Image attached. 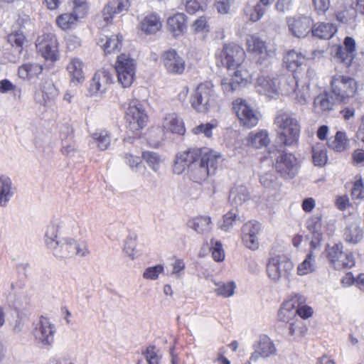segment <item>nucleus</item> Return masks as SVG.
Listing matches in <instances>:
<instances>
[{
    "label": "nucleus",
    "mask_w": 364,
    "mask_h": 364,
    "mask_svg": "<svg viewBox=\"0 0 364 364\" xmlns=\"http://www.w3.org/2000/svg\"><path fill=\"white\" fill-rule=\"evenodd\" d=\"M77 222L70 216L54 217L46 226L44 242L52 254L59 259L85 257L89 253L87 244L71 237L78 230Z\"/></svg>",
    "instance_id": "nucleus-1"
},
{
    "label": "nucleus",
    "mask_w": 364,
    "mask_h": 364,
    "mask_svg": "<svg viewBox=\"0 0 364 364\" xmlns=\"http://www.w3.org/2000/svg\"><path fill=\"white\" fill-rule=\"evenodd\" d=\"M274 123L278 128L279 145L270 148V157L275 159H291L294 156L287 149L297 144L300 133V123L295 113L280 110L278 112Z\"/></svg>",
    "instance_id": "nucleus-2"
},
{
    "label": "nucleus",
    "mask_w": 364,
    "mask_h": 364,
    "mask_svg": "<svg viewBox=\"0 0 364 364\" xmlns=\"http://www.w3.org/2000/svg\"><path fill=\"white\" fill-rule=\"evenodd\" d=\"M215 95L211 82H204L198 85L191 97V106L198 112L205 113L213 106Z\"/></svg>",
    "instance_id": "nucleus-3"
},
{
    "label": "nucleus",
    "mask_w": 364,
    "mask_h": 364,
    "mask_svg": "<svg viewBox=\"0 0 364 364\" xmlns=\"http://www.w3.org/2000/svg\"><path fill=\"white\" fill-rule=\"evenodd\" d=\"M293 269V262L282 257L269 259L266 267L269 279L274 283H278L282 280L289 281Z\"/></svg>",
    "instance_id": "nucleus-4"
},
{
    "label": "nucleus",
    "mask_w": 364,
    "mask_h": 364,
    "mask_svg": "<svg viewBox=\"0 0 364 364\" xmlns=\"http://www.w3.org/2000/svg\"><path fill=\"white\" fill-rule=\"evenodd\" d=\"M32 333L36 342L42 348H49L54 343L55 324L46 316H41L33 323Z\"/></svg>",
    "instance_id": "nucleus-5"
},
{
    "label": "nucleus",
    "mask_w": 364,
    "mask_h": 364,
    "mask_svg": "<svg viewBox=\"0 0 364 364\" xmlns=\"http://www.w3.org/2000/svg\"><path fill=\"white\" fill-rule=\"evenodd\" d=\"M117 81L123 87H129L133 83L136 73V63L128 54H121L115 63Z\"/></svg>",
    "instance_id": "nucleus-6"
},
{
    "label": "nucleus",
    "mask_w": 364,
    "mask_h": 364,
    "mask_svg": "<svg viewBox=\"0 0 364 364\" xmlns=\"http://www.w3.org/2000/svg\"><path fill=\"white\" fill-rule=\"evenodd\" d=\"M331 92L340 102L354 96L357 84L352 77L344 75L333 76L331 81Z\"/></svg>",
    "instance_id": "nucleus-7"
},
{
    "label": "nucleus",
    "mask_w": 364,
    "mask_h": 364,
    "mask_svg": "<svg viewBox=\"0 0 364 364\" xmlns=\"http://www.w3.org/2000/svg\"><path fill=\"white\" fill-rule=\"evenodd\" d=\"M125 119L129 132H138L143 129L148 121V116L142 105L136 100H132L127 109Z\"/></svg>",
    "instance_id": "nucleus-8"
},
{
    "label": "nucleus",
    "mask_w": 364,
    "mask_h": 364,
    "mask_svg": "<svg viewBox=\"0 0 364 364\" xmlns=\"http://www.w3.org/2000/svg\"><path fill=\"white\" fill-rule=\"evenodd\" d=\"M217 56L220 59L222 65L229 69L242 70L241 64L245 60V53L240 46L230 43L225 44Z\"/></svg>",
    "instance_id": "nucleus-9"
},
{
    "label": "nucleus",
    "mask_w": 364,
    "mask_h": 364,
    "mask_svg": "<svg viewBox=\"0 0 364 364\" xmlns=\"http://www.w3.org/2000/svg\"><path fill=\"white\" fill-rule=\"evenodd\" d=\"M233 109L240 124L247 128L256 126L260 119V113L250 105L246 100L237 98L233 102Z\"/></svg>",
    "instance_id": "nucleus-10"
},
{
    "label": "nucleus",
    "mask_w": 364,
    "mask_h": 364,
    "mask_svg": "<svg viewBox=\"0 0 364 364\" xmlns=\"http://www.w3.org/2000/svg\"><path fill=\"white\" fill-rule=\"evenodd\" d=\"M343 245L341 242L335 244L328 250V257L336 269L340 270L351 268L355 264V259L351 252L343 251Z\"/></svg>",
    "instance_id": "nucleus-11"
},
{
    "label": "nucleus",
    "mask_w": 364,
    "mask_h": 364,
    "mask_svg": "<svg viewBox=\"0 0 364 364\" xmlns=\"http://www.w3.org/2000/svg\"><path fill=\"white\" fill-rule=\"evenodd\" d=\"M36 49L46 60L55 61L58 58V41L52 33L43 34L36 40Z\"/></svg>",
    "instance_id": "nucleus-12"
},
{
    "label": "nucleus",
    "mask_w": 364,
    "mask_h": 364,
    "mask_svg": "<svg viewBox=\"0 0 364 364\" xmlns=\"http://www.w3.org/2000/svg\"><path fill=\"white\" fill-rule=\"evenodd\" d=\"M218 161H191L188 164L190 177L196 183L205 181L209 175H213Z\"/></svg>",
    "instance_id": "nucleus-13"
},
{
    "label": "nucleus",
    "mask_w": 364,
    "mask_h": 364,
    "mask_svg": "<svg viewBox=\"0 0 364 364\" xmlns=\"http://www.w3.org/2000/svg\"><path fill=\"white\" fill-rule=\"evenodd\" d=\"M287 22L289 32L296 38H305L312 31L313 20L309 16H291L287 18Z\"/></svg>",
    "instance_id": "nucleus-14"
},
{
    "label": "nucleus",
    "mask_w": 364,
    "mask_h": 364,
    "mask_svg": "<svg viewBox=\"0 0 364 364\" xmlns=\"http://www.w3.org/2000/svg\"><path fill=\"white\" fill-rule=\"evenodd\" d=\"M246 46L247 51L252 54L259 63L274 55L273 50H267L266 43L256 35L247 36Z\"/></svg>",
    "instance_id": "nucleus-15"
},
{
    "label": "nucleus",
    "mask_w": 364,
    "mask_h": 364,
    "mask_svg": "<svg viewBox=\"0 0 364 364\" xmlns=\"http://www.w3.org/2000/svg\"><path fill=\"white\" fill-rule=\"evenodd\" d=\"M161 60L166 72L169 74L181 75L185 70L184 59L173 49L164 52Z\"/></svg>",
    "instance_id": "nucleus-16"
},
{
    "label": "nucleus",
    "mask_w": 364,
    "mask_h": 364,
    "mask_svg": "<svg viewBox=\"0 0 364 364\" xmlns=\"http://www.w3.org/2000/svg\"><path fill=\"white\" fill-rule=\"evenodd\" d=\"M280 84L281 82L277 77L260 75L257 80L255 89L259 94L272 98L279 95Z\"/></svg>",
    "instance_id": "nucleus-17"
},
{
    "label": "nucleus",
    "mask_w": 364,
    "mask_h": 364,
    "mask_svg": "<svg viewBox=\"0 0 364 364\" xmlns=\"http://www.w3.org/2000/svg\"><path fill=\"white\" fill-rule=\"evenodd\" d=\"M295 301L299 304H304L305 298L300 294H294L291 296L290 299L284 301L277 314V318L279 321L288 323L297 318Z\"/></svg>",
    "instance_id": "nucleus-18"
},
{
    "label": "nucleus",
    "mask_w": 364,
    "mask_h": 364,
    "mask_svg": "<svg viewBox=\"0 0 364 364\" xmlns=\"http://www.w3.org/2000/svg\"><path fill=\"white\" fill-rule=\"evenodd\" d=\"M261 225L257 221H249L242 228V240L245 246L252 250L258 249L259 243L258 235Z\"/></svg>",
    "instance_id": "nucleus-19"
},
{
    "label": "nucleus",
    "mask_w": 364,
    "mask_h": 364,
    "mask_svg": "<svg viewBox=\"0 0 364 364\" xmlns=\"http://www.w3.org/2000/svg\"><path fill=\"white\" fill-rule=\"evenodd\" d=\"M220 157L222 155L220 152L208 147H191L176 155V159H217Z\"/></svg>",
    "instance_id": "nucleus-20"
},
{
    "label": "nucleus",
    "mask_w": 364,
    "mask_h": 364,
    "mask_svg": "<svg viewBox=\"0 0 364 364\" xmlns=\"http://www.w3.org/2000/svg\"><path fill=\"white\" fill-rule=\"evenodd\" d=\"M253 347L254 352L250 358V361L256 362L259 357L266 358L277 353V348L274 342L267 336H261Z\"/></svg>",
    "instance_id": "nucleus-21"
},
{
    "label": "nucleus",
    "mask_w": 364,
    "mask_h": 364,
    "mask_svg": "<svg viewBox=\"0 0 364 364\" xmlns=\"http://www.w3.org/2000/svg\"><path fill=\"white\" fill-rule=\"evenodd\" d=\"M58 95V90L50 81H46L41 85V90L36 92L35 100L44 107L51 106Z\"/></svg>",
    "instance_id": "nucleus-22"
},
{
    "label": "nucleus",
    "mask_w": 364,
    "mask_h": 364,
    "mask_svg": "<svg viewBox=\"0 0 364 364\" xmlns=\"http://www.w3.org/2000/svg\"><path fill=\"white\" fill-rule=\"evenodd\" d=\"M250 79V74L248 71L236 70L234 75L231 77H225L221 80L220 85L224 93L228 94L237 90L242 82H248Z\"/></svg>",
    "instance_id": "nucleus-23"
},
{
    "label": "nucleus",
    "mask_w": 364,
    "mask_h": 364,
    "mask_svg": "<svg viewBox=\"0 0 364 364\" xmlns=\"http://www.w3.org/2000/svg\"><path fill=\"white\" fill-rule=\"evenodd\" d=\"M343 240L350 245H357L362 242L364 232L357 219L348 220L343 230Z\"/></svg>",
    "instance_id": "nucleus-24"
},
{
    "label": "nucleus",
    "mask_w": 364,
    "mask_h": 364,
    "mask_svg": "<svg viewBox=\"0 0 364 364\" xmlns=\"http://www.w3.org/2000/svg\"><path fill=\"white\" fill-rule=\"evenodd\" d=\"M130 6L129 0H112L109 1L102 10V18L109 23L117 14L126 11Z\"/></svg>",
    "instance_id": "nucleus-25"
},
{
    "label": "nucleus",
    "mask_w": 364,
    "mask_h": 364,
    "mask_svg": "<svg viewBox=\"0 0 364 364\" xmlns=\"http://www.w3.org/2000/svg\"><path fill=\"white\" fill-rule=\"evenodd\" d=\"M112 81V76L106 70H99L94 75L89 87L92 95L102 93L107 90V85Z\"/></svg>",
    "instance_id": "nucleus-26"
},
{
    "label": "nucleus",
    "mask_w": 364,
    "mask_h": 364,
    "mask_svg": "<svg viewBox=\"0 0 364 364\" xmlns=\"http://www.w3.org/2000/svg\"><path fill=\"white\" fill-rule=\"evenodd\" d=\"M161 124L164 131L173 134H183L186 131L182 119L176 113L166 114Z\"/></svg>",
    "instance_id": "nucleus-27"
},
{
    "label": "nucleus",
    "mask_w": 364,
    "mask_h": 364,
    "mask_svg": "<svg viewBox=\"0 0 364 364\" xmlns=\"http://www.w3.org/2000/svg\"><path fill=\"white\" fill-rule=\"evenodd\" d=\"M15 193V188L11 178L4 175H0V206L6 207Z\"/></svg>",
    "instance_id": "nucleus-28"
},
{
    "label": "nucleus",
    "mask_w": 364,
    "mask_h": 364,
    "mask_svg": "<svg viewBox=\"0 0 364 364\" xmlns=\"http://www.w3.org/2000/svg\"><path fill=\"white\" fill-rule=\"evenodd\" d=\"M111 143L109 133L105 129L97 130L92 133L89 140V146L92 148L97 147L103 151L107 149Z\"/></svg>",
    "instance_id": "nucleus-29"
},
{
    "label": "nucleus",
    "mask_w": 364,
    "mask_h": 364,
    "mask_svg": "<svg viewBox=\"0 0 364 364\" xmlns=\"http://www.w3.org/2000/svg\"><path fill=\"white\" fill-rule=\"evenodd\" d=\"M277 171L284 178H293L299 170L296 161H276L273 164Z\"/></svg>",
    "instance_id": "nucleus-30"
},
{
    "label": "nucleus",
    "mask_w": 364,
    "mask_h": 364,
    "mask_svg": "<svg viewBox=\"0 0 364 364\" xmlns=\"http://www.w3.org/2000/svg\"><path fill=\"white\" fill-rule=\"evenodd\" d=\"M187 225L198 234H205L211 230V218L209 216L198 215L188 220Z\"/></svg>",
    "instance_id": "nucleus-31"
},
{
    "label": "nucleus",
    "mask_w": 364,
    "mask_h": 364,
    "mask_svg": "<svg viewBox=\"0 0 364 364\" xmlns=\"http://www.w3.org/2000/svg\"><path fill=\"white\" fill-rule=\"evenodd\" d=\"M84 64L78 58H73L67 65V70L73 83H82L85 80Z\"/></svg>",
    "instance_id": "nucleus-32"
},
{
    "label": "nucleus",
    "mask_w": 364,
    "mask_h": 364,
    "mask_svg": "<svg viewBox=\"0 0 364 364\" xmlns=\"http://www.w3.org/2000/svg\"><path fill=\"white\" fill-rule=\"evenodd\" d=\"M336 102H340L336 100V96L332 92H323L314 99V105L318 111L326 112L333 109Z\"/></svg>",
    "instance_id": "nucleus-33"
},
{
    "label": "nucleus",
    "mask_w": 364,
    "mask_h": 364,
    "mask_svg": "<svg viewBox=\"0 0 364 364\" xmlns=\"http://www.w3.org/2000/svg\"><path fill=\"white\" fill-rule=\"evenodd\" d=\"M161 28V22L156 14L145 16L139 23V28L145 34L150 35L156 33Z\"/></svg>",
    "instance_id": "nucleus-34"
},
{
    "label": "nucleus",
    "mask_w": 364,
    "mask_h": 364,
    "mask_svg": "<svg viewBox=\"0 0 364 364\" xmlns=\"http://www.w3.org/2000/svg\"><path fill=\"white\" fill-rule=\"evenodd\" d=\"M186 17L183 14H176L169 17L167 21L169 31L174 36L183 34L186 29Z\"/></svg>",
    "instance_id": "nucleus-35"
},
{
    "label": "nucleus",
    "mask_w": 364,
    "mask_h": 364,
    "mask_svg": "<svg viewBox=\"0 0 364 364\" xmlns=\"http://www.w3.org/2000/svg\"><path fill=\"white\" fill-rule=\"evenodd\" d=\"M306 62V58L300 53L291 50L284 58V63L286 68L291 72L296 71Z\"/></svg>",
    "instance_id": "nucleus-36"
},
{
    "label": "nucleus",
    "mask_w": 364,
    "mask_h": 364,
    "mask_svg": "<svg viewBox=\"0 0 364 364\" xmlns=\"http://www.w3.org/2000/svg\"><path fill=\"white\" fill-rule=\"evenodd\" d=\"M337 31L336 27L331 23H321L313 26L312 34L321 39L331 38Z\"/></svg>",
    "instance_id": "nucleus-37"
},
{
    "label": "nucleus",
    "mask_w": 364,
    "mask_h": 364,
    "mask_svg": "<svg viewBox=\"0 0 364 364\" xmlns=\"http://www.w3.org/2000/svg\"><path fill=\"white\" fill-rule=\"evenodd\" d=\"M316 257L312 251H310L305 259L299 263L296 267V273L299 276H304L314 272L316 270Z\"/></svg>",
    "instance_id": "nucleus-38"
},
{
    "label": "nucleus",
    "mask_w": 364,
    "mask_h": 364,
    "mask_svg": "<svg viewBox=\"0 0 364 364\" xmlns=\"http://www.w3.org/2000/svg\"><path fill=\"white\" fill-rule=\"evenodd\" d=\"M42 70L43 68L39 64L26 63L18 68V75L20 78L26 80L39 75Z\"/></svg>",
    "instance_id": "nucleus-39"
},
{
    "label": "nucleus",
    "mask_w": 364,
    "mask_h": 364,
    "mask_svg": "<svg viewBox=\"0 0 364 364\" xmlns=\"http://www.w3.org/2000/svg\"><path fill=\"white\" fill-rule=\"evenodd\" d=\"M123 38L120 34L106 37L105 41L101 39L99 44L102 46L107 53L119 50L122 44Z\"/></svg>",
    "instance_id": "nucleus-40"
},
{
    "label": "nucleus",
    "mask_w": 364,
    "mask_h": 364,
    "mask_svg": "<svg viewBox=\"0 0 364 364\" xmlns=\"http://www.w3.org/2000/svg\"><path fill=\"white\" fill-rule=\"evenodd\" d=\"M348 141L346 134L343 132H337L333 137L328 141V147L336 152H342L347 149Z\"/></svg>",
    "instance_id": "nucleus-41"
},
{
    "label": "nucleus",
    "mask_w": 364,
    "mask_h": 364,
    "mask_svg": "<svg viewBox=\"0 0 364 364\" xmlns=\"http://www.w3.org/2000/svg\"><path fill=\"white\" fill-rule=\"evenodd\" d=\"M247 141L256 149L267 146L270 142L268 134L264 130H261L257 132H250Z\"/></svg>",
    "instance_id": "nucleus-42"
},
{
    "label": "nucleus",
    "mask_w": 364,
    "mask_h": 364,
    "mask_svg": "<svg viewBox=\"0 0 364 364\" xmlns=\"http://www.w3.org/2000/svg\"><path fill=\"white\" fill-rule=\"evenodd\" d=\"M250 199L247 188L245 186L234 187L230 193V200L236 205H242Z\"/></svg>",
    "instance_id": "nucleus-43"
},
{
    "label": "nucleus",
    "mask_w": 364,
    "mask_h": 364,
    "mask_svg": "<svg viewBox=\"0 0 364 364\" xmlns=\"http://www.w3.org/2000/svg\"><path fill=\"white\" fill-rule=\"evenodd\" d=\"M279 80L281 82L279 91L283 95H289L294 92L296 87L299 86V82L296 77L291 75L283 76Z\"/></svg>",
    "instance_id": "nucleus-44"
},
{
    "label": "nucleus",
    "mask_w": 364,
    "mask_h": 364,
    "mask_svg": "<svg viewBox=\"0 0 364 364\" xmlns=\"http://www.w3.org/2000/svg\"><path fill=\"white\" fill-rule=\"evenodd\" d=\"M239 220L237 210L232 209L223 215V221L218 224V228L224 232H228Z\"/></svg>",
    "instance_id": "nucleus-45"
},
{
    "label": "nucleus",
    "mask_w": 364,
    "mask_h": 364,
    "mask_svg": "<svg viewBox=\"0 0 364 364\" xmlns=\"http://www.w3.org/2000/svg\"><path fill=\"white\" fill-rule=\"evenodd\" d=\"M299 86L295 89L296 97L295 100L297 102L305 105L308 102L310 98V90L309 86L310 82L309 81H299Z\"/></svg>",
    "instance_id": "nucleus-46"
},
{
    "label": "nucleus",
    "mask_w": 364,
    "mask_h": 364,
    "mask_svg": "<svg viewBox=\"0 0 364 364\" xmlns=\"http://www.w3.org/2000/svg\"><path fill=\"white\" fill-rule=\"evenodd\" d=\"M78 20L73 13H65L57 17L56 23L61 29L65 31L73 28Z\"/></svg>",
    "instance_id": "nucleus-47"
},
{
    "label": "nucleus",
    "mask_w": 364,
    "mask_h": 364,
    "mask_svg": "<svg viewBox=\"0 0 364 364\" xmlns=\"http://www.w3.org/2000/svg\"><path fill=\"white\" fill-rule=\"evenodd\" d=\"M306 228L315 235H318V237L321 236L322 215L318 213L311 215L306 221Z\"/></svg>",
    "instance_id": "nucleus-48"
},
{
    "label": "nucleus",
    "mask_w": 364,
    "mask_h": 364,
    "mask_svg": "<svg viewBox=\"0 0 364 364\" xmlns=\"http://www.w3.org/2000/svg\"><path fill=\"white\" fill-rule=\"evenodd\" d=\"M126 157L136 158L142 159H159V156L154 151H141L135 146H133L129 152L126 154Z\"/></svg>",
    "instance_id": "nucleus-49"
},
{
    "label": "nucleus",
    "mask_w": 364,
    "mask_h": 364,
    "mask_svg": "<svg viewBox=\"0 0 364 364\" xmlns=\"http://www.w3.org/2000/svg\"><path fill=\"white\" fill-rule=\"evenodd\" d=\"M334 58L346 67H349L354 58V55L348 53L342 46L336 48Z\"/></svg>",
    "instance_id": "nucleus-50"
},
{
    "label": "nucleus",
    "mask_w": 364,
    "mask_h": 364,
    "mask_svg": "<svg viewBox=\"0 0 364 364\" xmlns=\"http://www.w3.org/2000/svg\"><path fill=\"white\" fill-rule=\"evenodd\" d=\"M8 41L18 53H21L25 43V36L22 32H14L8 36Z\"/></svg>",
    "instance_id": "nucleus-51"
},
{
    "label": "nucleus",
    "mask_w": 364,
    "mask_h": 364,
    "mask_svg": "<svg viewBox=\"0 0 364 364\" xmlns=\"http://www.w3.org/2000/svg\"><path fill=\"white\" fill-rule=\"evenodd\" d=\"M218 288L215 289L217 295L223 296L225 298L232 296L236 289V284L234 282H228L227 283H220L218 284Z\"/></svg>",
    "instance_id": "nucleus-52"
},
{
    "label": "nucleus",
    "mask_w": 364,
    "mask_h": 364,
    "mask_svg": "<svg viewBox=\"0 0 364 364\" xmlns=\"http://www.w3.org/2000/svg\"><path fill=\"white\" fill-rule=\"evenodd\" d=\"M88 4L87 0H73V14L78 18H83L88 12Z\"/></svg>",
    "instance_id": "nucleus-53"
},
{
    "label": "nucleus",
    "mask_w": 364,
    "mask_h": 364,
    "mask_svg": "<svg viewBox=\"0 0 364 364\" xmlns=\"http://www.w3.org/2000/svg\"><path fill=\"white\" fill-rule=\"evenodd\" d=\"M289 323V334L291 336H302L306 331L303 321L298 318Z\"/></svg>",
    "instance_id": "nucleus-54"
},
{
    "label": "nucleus",
    "mask_w": 364,
    "mask_h": 364,
    "mask_svg": "<svg viewBox=\"0 0 364 364\" xmlns=\"http://www.w3.org/2000/svg\"><path fill=\"white\" fill-rule=\"evenodd\" d=\"M211 243V252L212 256L215 261L221 262L225 258V252L223 248V245L220 241L215 240L212 239L210 240Z\"/></svg>",
    "instance_id": "nucleus-55"
},
{
    "label": "nucleus",
    "mask_w": 364,
    "mask_h": 364,
    "mask_svg": "<svg viewBox=\"0 0 364 364\" xmlns=\"http://www.w3.org/2000/svg\"><path fill=\"white\" fill-rule=\"evenodd\" d=\"M164 270L162 264H157L154 267H149L145 269L143 273V277L145 279L156 280L159 278L160 274Z\"/></svg>",
    "instance_id": "nucleus-56"
},
{
    "label": "nucleus",
    "mask_w": 364,
    "mask_h": 364,
    "mask_svg": "<svg viewBox=\"0 0 364 364\" xmlns=\"http://www.w3.org/2000/svg\"><path fill=\"white\" fill-rule=\"evenodd\" d=\"M182 2L186 11L190 14H193L198 11L203 10V6L206 5L205 3L200 0H183Z\"/></svg>",
    "instance_id": "nucleus-57"
},
{
    "label": "nucleus",
    "mask_w": 364,
    "mask_h": 364,
    "mask_svg": "<svg viewBox=\"0 0 364 364\" xmlns=\"http://www.w3.org/2000/svg\"><path fill=\"white\" fill-rule=\"evenodd\" d=\"M356 17L355 11H350L348 10H343L336 14L337 20L344 24H350L355 21Z\"/></svg>",
    "instance_id": "nucleus-58"
},
{
    "label": "nucleus",
    "mask_w": 364,
    "mask_h": 364,
    "mask_svg": "<svg viewBox=\"0 0 364 364\" xmlns=\"http://www.w3.org/2000/svg\"><path fill=\"white\" fill-rule=\"evenodd\" d=\"M136 242L135 238L131 236L127 237L124 241V252L132 259H134L136 256Z\"/></svg>",
    "instance_id": "nucleus-59"
},
{
    "label": "nucleus",
    "mask_w": 364,
    "mask_h": 364,
    "mask_svg": "<svg viewBox=\"0 0 364 364\" xmlns=\"http://www.w3.org/2000/svg\"><path fill=\"white\" fill-rule=\"evenodd\" d=\"M234 0H216L214 3V7L220 14H227L230 12L231 5Z\"/></svg>",
    "instance_id": "nucleus-60"
},
{
    "label": "nucleus",
    "mask_w": 364,
    "mask_h": 364,
    "mask_svg": "<svg viewBox=\"0 0 364 364\" xmlns=\"http://www.w3.org/2000/svg\"><path fill=\"white\" fill-rule=\"evenodd\" d=\"M216 127L215 124L212 123L201 124L193 129V132L195 134H203L206 137L212 136V130Z\"/></svg>",
    "instance_id": "nucleus-61"
},
{
    "label": "nucleus",
    "mask_w": 364,
    "mask_h": 364,
    "mask_svg": "<svg viewBox=\"0 0 364 364\" xmlns=\"http://www.w3.org/2000/svg\"><path fill=\"white\" fill-rule=\"evenodd\" d=\"M143 355L148 364H159V357L154 346H149L143 353Z\"/></svg>",
    "instance_id": "nucleus-62"
},
{
    "label": "nucleus",
    "mask_w": 364,
    "mask_h": 364,
    "mask_svg": "<svg viewBox=\"0 0 364 364\" xmlns=\"http://www.w3.org/2000/svg\"><path fill=\"white\" fill-rule=\"evenodd\" d=\"M352 196L356 199L364 198V184L361 178L354 182L353 187L351 190Z\"/></svg>",
    "instance_id": "nucleus-63"
},
{
    "label": "nucleus",
    "mask_w": 364,
    "mask_h": 364,
    "mask_svg": "<svg viewBox=\"0 0 364 364\" xmlns=\"http://www.w3.org/2000/svg\"><path fill=\"white\" fill-rule=\"evenodd\" d=\"M192 28L196 33L208 32L209 26L208 25L206 17L200 16L197 18L193 23Z\"/></svg>",
    "instance_id": "nucleus-64"
}]
</instances>
